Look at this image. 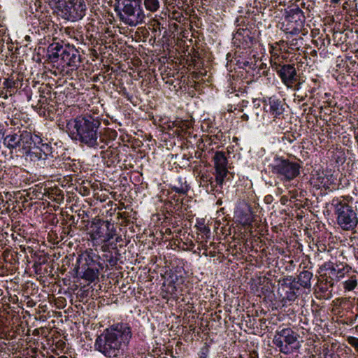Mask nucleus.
<instances>
[{
  "mask_svg": "<svg viewBox=\"0 0 358 358\" xmlns=\"http://www.w3.org/2000/svg\"><path fill=\"white\" fill-rule=\"evenodd\" d=\"M132 332L127 324L117 323L104 329L94 342V350L106 358H118L123 355L129 345Z\"/></svg>",
  "mask_w": 358,
  "mask_h": 358,
  "instance_id": "obj_1",
  "label": "nucleus"
},
{
  "mask_svg": "<svg viewBox=\"0 0 358 358\" xmlns=\"http://www.w3.org/2000/svg\"><path fill=\"white\" fill-rule=\"evenodd\" d=\"M101 120L91 115H84L70 120L66 129L73 138L90 148H103L104 143L100 131Z\"/></svg>",
  "mask_w": 358,
  "mask_h": 358,
  "instance_id": "obj_2",
  "label": "nucleus"
},
{
  "mask_svg": "<svg viewBox=\"0 0 358 358\" xmlns=\"http://www.w3.org/2000/svg\"><path fill=\"white\" fill-rule=\"evenodd\" d=\"M115 11L120 20L129 27H136L145 22V14L141 7L142 0H116ZM145 8L155 13L160 8L159 0H143Z\"/></svg>",
  "mask_w": 358,
  "mask_h": 358,
  "instance_id": "obj_3",
  "label": "nucleus"
},
{
  "mask_svg": "<svg viewBox=\"0 0 358 358\" xmlns=\"http://www.w3.org/2000/svg\"><path fill=\"white\" fill-rule=\"evenodd\" d=\"M48 57L52 63H57L62 67L76 69L81 62L79 51L73 46H63L58 43L50 44L48 48Z\"/></svg>",
  "mask_w": 358,
  "mask_h": 358,
  "instance_id": "obj_4",
  "label": "nucleus"
},
{
  "mask_svg": "<svg viewBox=\"0 0 358 358\" xmlns=\"http://www.w3.org/2000/svg\"><path fill=\"white\" fill-rule=\"evenodd\" d=\"M331 205L334 208L336 222L343 231H354L358 225L357 210L344 199H334Z\"/></svg>",
  "mask_w": 358,
  "mask_h": 358,
  "instance_id": "obj_5",
  "label": "nucleus"
},
{
  "mask_svg": "<svg viewBox=\"0 0 358 358\" xmlns=\"http://www.w3.org/2000/svg\"><path fill=\"white\" fill-rule=\"evenodd\" d=\"M41 141V136L27 130L21 131L20 134H8L3 138V144L10 150L22 148L24 151L39 145Z\"/></svg>",
  "mask_w": 358,
  "mask_h": 358,
  "instance_id": "obj_6",
  "label": "nucleus"
},
{
  "mask_svg": "<svg viewBox=\"0 0 358 358\" xmlns=\"http://www.w3.org/2000/svg\"><path fill=\"white\" fill-rule=\"evenodd\" d=\"M271 172L283 182H289L300 173L299 164L282 157H275L271 165Z\"/></svg>",
  "mask_w": 358,
  "mask_h": 358,
  "instance_id": "obj_7",
  "label": "nucleus"
},
{
  "mask_svg": "<svg viewBox=\"0 0 358 358\" xmlns=\"http://www.w3.org/2000/svg\"><path fill=\"white\" fill-rule=\"evenodd\" d=\"M298 338V334L291 328H284L275 332L273 342L280 352L287 355L299 348Z\"/></svg>",
  "mask_w": 358,
  "mask_h": 358,
  "instance_id": "obj_8",
  "label": "nucleus"
},
{
  "mask_svg": "<svg viewBox=\"0 0 358 358\" xmlns=\"http://www.w3.org/2000/svg\"><path fill=\"white\" fill-rule=\"evenodd\" d=\"M57 8L64 19L75 22L85 15L87 7L84 0H69L62 6H57Z\"/></svg>",
  "mask_w": 358,
  "mask_h": 358,
  "instance_id": "obj_9",
  "label": "nucleus"
},
{
  "mask_svg": "<svg viewBox=\"0 0 358 358\" xmlns=\"http://www.w3.org/2000/svg\"><path fill=\"white\" fill-rule=\"evenodd\" d=\"M78 269H81V278L93 282L99 277V271L97 262L90 255H82L78 259Z\"/></svg>",
  "mask_w": 358,
  "mask_h": 358,
  "instance_id": "obj_10",
  "label": "nucleus"
},
{
  "mask_svg": "<svg viewBox=\"0 0 358 358\" xmlns=\"http://www.w3.org/2000/svg\"><path fill=\"white\" fill-rule=\"evenodd\" d=\"M90 235L92 240H101L102 243H107L116 236V230L114 224L109 221H99L94 224Z\"/></svg>",
  "mask_w": 358,
  "mask_h": 358,
  "instance_id": "obj_11",
  "label": "nucleus"
},
{
  "mask_svg": "<svg viewBox=\"0 0 358 358\" xmlns=\"http://www.w3.org/2000/svg\"><path fill=\"white\" fill-rule=\"evenodd\" d=\"M272 68L286 87H292V83H295L299 80V75L294 64H280L275 62L272 64Z\"/></svg>",
  "mask_w": 358,
  "mask_h": 358,
  "instance_id": "obj_12",
  "label": "nucleus"
},
{
  "mask_svg": "<svg viewBox=\"0 0 358 358\" xmlns=\"http://www.w3.org/2000/svg\"><path fill=\"white\" fill-rule=\"evenodd\" d=\"M215 169V182L217 185L222 186L224 178L228 174L227 168V159L225 153L222 151H217L213 158Z\"/></svg>",
  "mask_w": 358,
  "mask_h": 358,
  "instance_id": "obj_13",
  "label": "nucleus"
},
{
  "mask_svg": "<svg viewBox=\"0 0 358 358\" xmlns=\"http://www.w3.org/2000/svg\"><path fill=\"white\" fill-rule=\"evenodd\" d=\"M299 287L294 283H282L279 292L282 301H294L298 296Z\"/></svg>",
  "mask_w": 358,
  "mask_h": 358,
  "instance_id": "obj_14",
  "label": "nucleus"
},
{
  "mask_svg": "<svg viewBox=\"0 0 358 358\" xmlns=\"http://www.w3.org/2000/svg\"><path fill=\"white\" fill-rule=\"evenodd\" d=\"M268 113L271 115L273 120L283 117L284 108L280 101L276 99L270 98L268 100Z\"/></svg>",
  "mask_w": 358,
  "mask_h": 358,
  "instance_id": "obj_15",
  "label": "nucleus"
},
{
  "mask_svg": "<svg viewBox=\"0 0 358 358\" xmlns=\"http://www.w3.org/2000/svg\"><path fill=\"white\" fill-rule=\"evenodd\" d=\"M24 152L27 155L29 156L30 159L34 162L45 161L47 159L45 155H43L42 151L39 149V145L25 150Z\"/></svg>",
  "mask_w": 358,
  "mask_h": 358,
  "instance_id": "obj_16",
  "label": "nucleus"
},
{
  "mask_svg": "<svg viewBox=\"0 0 358 358\" xmlns=\"http://www.w3.org/2000/svg\"><path fill=\"white\" fill-rule=\"evenodd\" d=\"M313 278V273L309 271H303L298 275V282L304 288L311 287L310 280Z\"/></svg>",
  "mask_w": 358,
  "mask_h": 358,
  "instance_id": "obj_17",
  "label": "nucleus"
},
{
  "mask_svg": "<svg viewBox=\"0 0 358 358\" xmlns=\"http://www.w3.org/2000/svg\"><path fill=\"white\" fill-rule=\"evenodd\" d=\"M350 268L348 266H343L342 268L333 267L331 269V275L334 276L335 280L338 281L344 278H347L351 274Z\"/></svg>",
  "mask_w": 358,
  "mask_h": 358,
  "instance_id": "obj_18",
  "label": "nucleus"
},
{
  "mask_svg": "<svg viewBox=\"0 0 358 358\" xmlns=\"http://www.w3.org/2000/svg\"><path fill=\"white\" fill-rule=\"evenodd\" d=\"M357 286V275L352 273L343 282L344 289L347 291H352Z\"/></svg>",
  "mask_w": 358,
  "mask_h": 358,
  "instance_id": "obj_19",
  "label": "nucleus"
},
{
  "mask_svg": "<svg viewBox=\"0 0 358 358\" xmlns=\"http://www.w3.org/2000/svg\"><path fill=\"white\" fill-rule=\"evenodd\" d=\"M171 189L178 194H187L189 190V186L187 184V182L185 181L184 182H181L179 185H173L171 187Z\"/></svg>",
  "mask_w": 358,
  "mask_h": 358,
  "instance_id": "obj_20",
  "label": "nucleus"
},
{
  "mask_svg": "<svg viewBox=\"0 0 358 358\" xmlns=\"http://www.w3.org/2000/svg\"><path fill=\"white\" fill-rule=\"evenodd\" d=\"M173 125L180 128L182 130H187L191 127V122L188 120H176Z\"/></svg>",
  "mask_w": 358,
  "mask_h": 358,
  "instance_id": "obj_21",
  "label": "nucleus"
},
{
  "mask_svg": "<svg viewBox=\"0 0 358 358\" xmlns=\"http://www.w3.org/2000/svg\"><path fill=\"white\" fill-rule=\"evenodd\" d=\"M41 147L39 149L42 151L43 154L45 155L47 158L48 155L52 153V148L48 143H42V142L39 144Z\"/></svg>",
  "mask_w": 358,
  "mask_h": 358,
  "instance_id": "obj_22",
  "label": "nucleus"
},
{
  "mask_svg": "<svg viewBox=\"0 0 358 358\" xmlns=\"http://www.w3.org/2000/svg\"><path fill=\"white\" fill-rule=\"evenodd\" d=\"M348 343L358 351V338L354 336H348L347 338Z\"/></svg>",
  "mask_w": 358,
  "mask_h": 358,
  "instance_id": "obj_23",
  "label": "nucleus"
},
{
  "mask_svg": "<svg viewBox=\"0 0 358 358\" xmlns=\"http://www.w3.org/2000/svg\"><path fill=\"white\" fill-rule=\"evenodd\" d=\"M202 180H203V182H207V185H206V191L207 192L213 191L214 186L213 184V182L212 181V178L209 180L207 178H206V180H205L204 177L202 176Z\"/></svg>",
  "mask_w": 358,
  "mask_h": 358,
  "instance_id": "obj_24",
  "label": "nucleus"
},
{
  "mask_svg": "<svg viewBox=\"0 0 358 358\" xmlns=\"http://www.w3.org/2000/svg\"><path fill=\"white\" fill-rule=\"evenodd\" d=\"M298 40L297 38H293L290 41H287L286 42L287 46L292 49H298L299 48L297 47V44H298Z\"/></svg>",
  "mask_w": 358,
  "mask_h": 358,
  "instance_id": "obj_25",
  "label": "nucleus"
},
{
  "mask_svg": "<svg viewBox=\"0 0 358 358\" xmlns=\"http://www.w3.org/2000/svg\"><path fill=\"white\" fill-rule=\"evenodd\" d=\"M302 83L299 80H297L295 83H292V87H287V88L292 89L293 90L298 91L301 87Z\"/></svg>",
  "mask_w": 358,
  "mask_h": 358,
  "instance_id": "obj_26",
  "label": "nucleus"
},
{
  "mask_svg": "<svg viewBox=\"0 0 358 358\" xmlns=\"http://www.w3.org/2000/svg\"><path fill=\"white\" fill-rule=\"evenodd\" d=\"M208 352V348H203L201 351L199 358H207Z\"/></svg>",
  "mask_w": 358,
  "mask_h": 358,
  "instance_id": "obj_27",
  "label": "nucleus"
},
{
  "mask_svg": "<svg viewBox=\"0 0 358 358\" xmlns=\"http://www.w3.org/2000/svg\"><path fill=\"white\" fill-rule=\"evenodd\" d=\"M3 85L7 87V88H11V87H13L15 86V82L14 81H12V80H6Z\"/></svg>",
  "mask_w": 358,
  "mask_h": 358,
  "instance_id": "obj_28",
  "label": "nucleus"
},
{
  "mask_svg": "<svg viewBox=\"0 0 358 358\" xmlns=\"http://www.w3.org/2000/svg\"><path fill=\"white\" fill-rule=\"evenodd\" d=\"M251 221L250 218L249 216H248L247 217H245L243 220V222L244 224H247V223H249Z\"/></svg>",
  "mask_w": 358,
  "mask_h": 358,
  "instance_id": "obj_29",
  "label": "nucleus"
},
{
  "mask_svg": "<svg viewBox=\"0 0 358 358\" xmlns=\"http://www.w3.org/2000/svg\"><path fill=\"white\" fill-rule=\"evenodd\" d=\"M122 241V237H121V236H117V237L115 238V242H116V243H119V242H120V241Z\"/></svg>",
  "mask_w": 358,
  "mask_h": 358,
  "instance_id": "obj_30",
  "label": "nucleus"
},
{
  "mask_svg": "<svg viewBox=\"0 0 358 358\" xmlns=\"http://www.w3.org/2000/svg\"><path fill=\"white\" fill-rule=\"evenodd\" d=\"M242 119L244 120H248V117L247 115L244 114L242 115Z\"/></svg>",
  "mask_w": 358,
  "mask_h": 358,
  "instance_id": "obj_31",
  "label": "nucleus"
},
{
  "mask_svg": "<svg viewBox=\"0 0 358 358\" xmlns=\"http://www.w3.org/2000/svg\"><path fill=\"white\" fill-rule=\"evenodd\" d=\"M340 1V0H331V2L333 3H338Z\"/></svg>",
  "mask_w": 358,
  "mask_h": 358,
  "instance_id": "obj_32",
  "label": "nucleus"
},
{
  "mask_svg": "<svg viewBox=\"0 0 358 358\" xmlns=\"http://www.w3.org/2000/svg\"><path fill=\"white\" fill-rule=\"evenodd\" d=\"M297 31H299V29H294L293 31H292L291 33L293 34V33H296Z\"/></svg>",
  "mask_w": 358,
  "mask_h": 358,
  "instance_id": "obj_33",
  "label": "nucleus"
},
{
  "mask_svg": "<svg viewBox=\"0 0 358 358\" xmlns=\"http://www.w3.org/2000/svg\"><path fill=\"white\" fill-rule=\"evenodd\" d=\"M58 358H68L66 356H61V357H59Z\"/></svg>",
  "mask_w": 358,
  "mask_h": 358,
  "instance_id": "obj_34",
  "label": "nucleus"
}]
</instances>
